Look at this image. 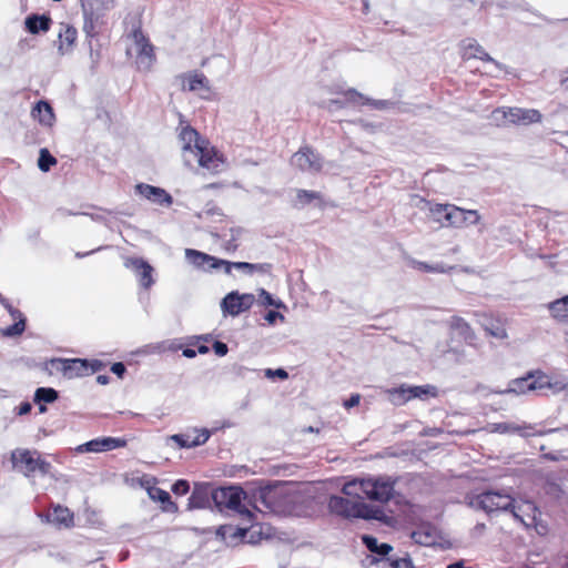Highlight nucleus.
<instances>
[{"mask_svg":"<svg viewBox=\"0 0 568 568\" xmlns=\"http://www.w3.org/2000/svg\"><path fill=\"white\" fill-rule=\"evenodd\" d=\"M394 490L395 480L386 475L354 479L346 483L342 488L346 496L359 497L362 493L368 499L378 503L388 501L393 497Z\"/></svg>","mask_w":568,"mask_h":568,"instance_id":"f257e3e1","label":"nucleus"},{"mask_svg":"<svg viewBox=\"0 0 568 568\" xmlns=\"http://www.w3.org/2000/svg\"><path fill=\"white\" fill-rule=\"evenodd\" d=\"M328 508L332 513L345 518L376 519L379 521H386L387 519L384 510L379 507L341 496H332L328 501Z\"/></svg>","mask_w":568,"mask_h":568,"instance_id":"f03ea898","label":"nucleus"},{"mask_svg":"<svg viewBox=\"0 0 568 568\" xmlns=\"http://www.w3.org/2000/svg\"><path fill=\"white\" fill-rule=\"evenodd\" d=\"M212 499L220 510H233L245 521L253 523L254 514L246 506L247 495L242 488L235 486L217 488L212 493Z\"/></svg>","mask_w":568,"mask_h":568,"instance_id":"7ed1b4c3","label":"nucleus"},{"mask_svg":"<svg viewBox=\"0 0 568 568\" xmlns=\"http://www.w3.org/2000/svg\"><path fill=\"white\" fill-rule=\"evenodd\" d=\"M541 118V113L536 109L508 106L497 108L490 114L491 122L498 126L528 125L540 122Z\"/></svg>","mask_w":568,"mask_h":568,"instance_id":"20e7f679","label":"nucleus"},{"mask_svg":"<svg viewBox=\"0 0 568 568\" xmlns=\"http://www.w3.org/2000/svg\"><path fill=\"white\" fill-rule=\"evenodd\" d=\"M468 505L476 509L483 510L486 514H493L495 511H510L516 505L509 494L500 491L488 490L481 494L471 496L468 498ZM520 505H517L519 507Z\"/></svg>","mask_w":568,"mask_h":568,"instance_id":"39448f33","label":"nucleus"},{"mask_svg":"<svg viewBox=\"0 0 568 568\" xmlns=\"http://www.w3.org/2000/svg\"><path fill=\"white\" fill-rule=\"evenodd\" d=\"M84 23L83 31L88 38L99 34L106 24V12L112 8V1L91 0L82 4Z\"/></svg>","mask_w":568,"mask_h":568,"instance_id":"423d86ee","label":"nucleus"},{"mask_svg":"<svg viewBox=\"0 0 568 568\" xmlns=\"http://www.w3.org/2000/svg\"><path fill=\"white\" fill-rule=\"evenodd\" d=\"M11 462L13 467L27 477L36 471L47 475L51 468L50 463L42 459L37 450L18 448L11 453Z\"/></svg>","mask_w":568,"mask_h":568,"instance_id":"0eeeda50","label":"nucleus"},{"mask_svg":"<svg viewBox=\"0 0 568 568\" xmlns=\"http://www.w3.org/2000/svg\"><path fill=\"white\" fill-rule=\"evenodd\" d=\"M387 393L390 396L392 403L398 406L414 398L424 400L438 395L437 388L433 385L413 386L403 384L399 387L388 389Z\"/></svg>","mask_w":568,"mask_h":568,"instance_id":"6e6552de","label":"nucleus"},{"mask_svg":"<svg viewBox=\"0 0 568 568\" xmlns=\"http://www.w3.org/2000/svg\"><path fill=\"white\" fill-rule=\"evenodd\" d=\"M196 161L199 165L210 173H219L224 169L223 156L219 152L210 146L206 141L201 148L196 146L194 154L191 156V163Z\"/></svg>","mask_w":568,"mask_h":568,"instance_id":"1a4fd4ad","label":"nucleus"},{"mask_svg":"<svg viewBox=\"0 0 568 568\" xmlns=\"http://www.w3.org/2000/svg\"><path fill=\"white\" fill-rule=\"evenodd\" d=\"M132 38L136 51V67L140 71H150L155 62L153 45L148 41L141 30H134Z\"/></svg>","mask_w":568,"mask_h":568,"instance_id":"9d476101","label":"nucleus"},{"mask_svg":"<svg viewBox=\"0 0 568 568\" xmlns=\"http://www.w3.org/2000/svg\"><path fill=\"white\" fill-rule=\"evenodd\" d=\"M179 140L183 152L184 161L191 165V156L194 154L196 146L201 148L207 140L200 136L199 132L191 125H183L179 128Z\"/></svg>","mask_w":568,"mask_h":568,"instance_id":"9b49d317","label":"nucleus"},{"mask_svg":"<svg viewBox=\"0 0 568 568\" xmlns=\"http://www.w3.org/2000/svg\"><path fill=\"white\" fill-rule=\"evenodd\" d=\"M294 168L308 173H317L322 170L323 160L308 146L301 148L291 159Z\"/></svg>","mask_w":568,"mask_h":568,"instance_id":"f8f14e48","label":"nucleus"},{"mask_svg":"<svg viewBox=\"0 0 568 568\" xmlns=\"http://www.w3.org/2000/svg\"><path fill=\"white\" fill-rule=\"evenodd\" d=\"M490 433L498 434H518L521 437L529 436H544L546 434L551 433L552 430H541L537 428V425L521 423H493L488 425Z\"/></svg>","mask_w":568,"mask_h":568,"instance_id":"ddd939ff","label":"nucleus"},{"mask_svg":"<svg viewBox=\"0 0 568 568\" xmlns=\"http://www.w3.org/2000/svg\"><path fill=\"white\" fill-rule=\"evenodd\" d=\"M124 266L135 274L142 288L150 290L155 283L154 268L142 257H128L124 261Z\"/></svg>","mask_w":568,"mask_h":568,"instance_id":"4468645a","label":"nucleus"},{"mask_svg":"<svg viewBox=\"0 0 568 568\" xmlns=\"http://www.w3.org/2000/svg\"><path fill=\"white\" fill-rule=\"evenodd\" d=\"M255 297L253 294H240L239 292L229 293L221 303L222 311L232 316H237L241 313L250 310L254 304Z\"/></svg>","mask_w":568,"mask_h":568,"instance_id":"2eb2a0df","label":"nucleus"},{"mask_svg":"<svg viewBox=\"0 0 568 568\" xmlns=\"http://www.w3.org/2000/svg\"><path fill=\"white\" fill-rule=\"evenodd\" d=\"M126 442L115 437H99L81 444L74 448L75 453H102L124 447Z\"/></svg>","mask_w":568,"mask_h":568,"instance_id":"dca6fc26","label":"nucleus"},{"mask_svg":"<svg viewBox=\"0 0 568 568\" xmlns=\"http://www.w3.org/2000/svg\"><path fill=\"white\" fill-rule=\"evenodd\" d=\"M511 516L521 523L525 527L534 526L539 535L546 534V526L537 520V508L532 503H523L519 507H514Z\"/></svg>","mask_w":568,"mask_h":568,"instance_id":"f3484780","label":"nucleus"},{"mask_svg":"<svg viewBox=\"0 0 568 568\" xmlns=\"http://www.w3.org/2000/svg\"><path fill=\"white\" fill-rule=\"evenodd\" d=\"M185 258L186 261L192 264L195 268L201 271H211V270H217L220 267L224 268V261L217 258L213 255L206 254L204 252L194 250V248H186L185 250Z\"/></svg>","mask_w":568,"mask_h":568,"instance_id":"a211bd4d","label":"nucleus"},{"mask_svg":"<svg viewBox=\"0 0 568 568\" xmlns=\"http://www.w3.org/2000/svg\"><path fill=\"white\" fill-rule=\"evenodd\" d=\"M182 89L197 93L202 99H209L211 87L209 79L200 72H190L181 75Z\"/></svg>","mask_w":568,"mask_h":568,"instance_id":"6ab92c4d","label":"nucleus"},{"mask_svg":"<svg viewBox=\"0 0 568 568\" xmlns=\"http://www.w3.org/2000/svg\"><path fill=\"white\" fill-rule=\"evenodd\" d=\"M539 390L538 388V376L528 374L525 377L515 378L509 382L508 387L505 389H493L490 393L494 394H515L521 395L528 392Z\"/></svg>","mask_w":568,"mask_h":568,"instance_id":"aec40b11","label":"nucleus"},{"mask_svg":"<svg viewBox=\"0 0 568 568\" xmlns=\"http://www.w3.org/2000/svg\"><path fill=\"white\" fill-rule=\"evenodd\" d=\"M135 192L145 200L161 206L169 207L173 203V197L164 189L159 186L139 183L135 185Z\"/></svg>","mask_w":568,"mask_h":568,"instance_id":"412c9836","label":"nucleus"},{"mask_svg":"<svg viewBox=\"0 0 568 568\" xmlns=\"http://www.w3.org/2000/svg\"><path fill=\"white\" fill-rule=\"evenodd\" d=\"M415 199H417L419 202H423V203L429 205V213H430L432 219L435 222L439 223L440 226H444V227L453 226L454 217H452V216H455V213L457 212L458 206H456L454 204H432L430 205L428 202H426L422 197L415 196Z\"/></svg>","mask_w":568,"mask_h":568,"instance_id":"4be33fe9","label":"nucleus"},{"mask_svg":"<svg viewBox=\"0 0 568 568\" xmlns=\"http://www.w3.org/2000/svg\"><path fill=\"white\" fill-rule=\"evenodd\" d=\"M57 369L61 371L68 378L89 374V361L81 358L57 359L53 362Z\"/></svg>","mask_w":568,"mask_h":568,"instance_id":"5701e85b","label":"nucleus"},{"mask_svg":"<svg viewBox=\"0 0 568 568\" xmlns=\"http://www.w3.org/2000/svg\"><path fill=\"white\" fill-rule=\"evenodd\" d=\"M248 532V527H237L231 524L222 525L216 530V535L221 537V539L227 546H237L245 540V537Z\"/></svg>","mask_w":568,"mask_h":568,"instance_id":"b1692460","label":"nucleus"},{"mask_svg":"<svg viewBox=\"0 0 568 568\" xmlns=\"http://www.w3.org/2000/svg\"><path fill=\"white\" fill-rule=\"evenodd\" d=\"M462 52L463 58L466 60L479 59L499 67L498 62L493 59L475 39H465L462 42Z\"/></svg>","mask_w":568,"mask_h":568,"instance_id":"393cba45","label":"nucleus"},{"mask_svg":"<svg viewBox=\"0 0 568 568\" xmlns=\"http://www.w3.org/2000/svg\"><path fill=\"white\" fill-rule=\"evenodd\" d=\"M31 116L41 125L51 128L55 121L52 106L47 101H38L31 110Z\"/></svg>","mask_w":568,"mask_h":568,"instance_id":"a878e982","label":"nucleus"},{"mask_svg":"<svg viewBox=\"0 0 568 568\" xmlns=\"http://www.w3.org/2000/svg\"><path fill=\"white\" fill-rule=\"evenodd\" d=\"M343 93L346 97L347 102H349V103L368 104L377 110L387 109L392 104L387 100H373V99L366 98L362 93L356 91L355 89H351V88L346 91H343Z\"/></svg>","mask_w":568,"mask_h":568,"instance_id":"bb28decb","label":"nucleus"},{"mask_svg":"<svg viewBox=\"0 0 568 568\" xmlns=\"http://www.w3.org/2000/svg\"><path fill=\"white\" fill-rule=\"evenodd\" d=\"M452 227L462 229L470 225H476L480 222L481 216L476 210H465L458 206L455 213Z\"/></svg>","mask_w":568,"mask_h":568,"instance_id":"cd10ccee","label":"nucleus"},{"mask_svg":"<svg viewBox=\"0 0 568 568\" xmlns=\"http://www.w3.org/2000/svg\"><path fill=\"white\" fill-rule=\"evenodd\" d=\"M232 268H237L243 271L247 275H252L255 272L267 273L271 270V265L224 261V272L226 274H231Z\"/></svg>","mask_w":568,"mask_h":568,"instance_id":"c85d7f7f","label":"nucleus"},{"mask_svg":"<svg viewBox=\"0 0 568 568\" xmlns=\"http://www.w3.org/2000/svg\"><path fill=\"white\" fill-rule=\"evenodd\" d=\"M77 29L71 26H64L59 32V47L58 50L61 54H65L72 51V48L77 40Z\"/></svg>","mask_w":568,"mask_h":568,"instance_id":"c756f323","label":"nucleus"},{"mask_svg":"<svg viewBox=\"0 0 568 568\" xmlns=\"http://www.w3.org/2000/svg\"><path fill=\"white\" fill-rule=\"evenodd\" d=\"M450 328L456 332L466 343L473 344L475 334L469 324L459 316H453L449 321Z\"/></svg>","mask_w":568,"mask_h":568,"instance_id":"7c9ffc66","label":"nucleus"},{"mask_svg":"<svg viewBox=\"0 0 568 568\" xmlns=\"http://www.w3.org/2000/svg\"><path fill=\"white\" fill-rule=\"evenodd\" d=\"M4 307L9 311L10 315L13 320H17V322L9 327L4 329V335L7 336H16L20 335L24 328H26V318L23 317L22 313L12 307L9 303L3 302Z\"/></svg>","mask_w":568,"mask_h":568,"instance_id":"2f4dec72","label":"nucleus"},{"mask_svg":"<svg viewBox=\"0 0 568 568\" xmlns=\"http://www.w3.org/2000/svg\"><path fill=\"white\" fill-rule=\"evenodd\" d=\"M50 26L51 19L44 14H31L26 19V28L32 34H37L40 31L47 32Z\"/></svg>","mask_w":568,"mask_h":568,"instance_id":"473e14b6","label":"nucleus"},{"mask_svg":"<svg viewBox=\"0 0 568 568\" xmlns=\"http://www.w3.org/2000/svg\"><path fill=\"white\" fill-rule=\"evenodd\" d=\"M568 386V382L564 378L551 379L549 376L545 374L538 375V388L541 389H550L554 394H558L565 390Z\"/></svg>","mask_w":568,"mask_h":568,"instance_id":"72a5a7b5","label":"nucleus"},{"mask_svg":"<svg viewBox=\"0 0 568 568\" xmlns=\"http://www.w3.org/2000/svg\"><path fill=\"white\" fill-rule=\"evenodd\" d=\"M551 316L560 322L568 321V295L548 304Z\"/></svg>","mask_w":568,"mask_h":568,"instance_id":"f704fd0d","label":"nucleus"},{"mask_svg":"<svg viewBox=\"0 0 568 568\" xmlns=\"http://www.w3.org/2000/svg\"><path fill=\"white\" fill-rule=\"evenodd\" d=\"M48 520L55 525L69 527L73 521V514L67 507L55 506L48 515Z\"/></svg>","mask_w":568,"mask_h":568,"instance_id":"c9c22d12","label":"nucleus"},{"mask_svg":"<svg viewBox=\"0 0 568 568\" xmlns=\"http://www.w3.org/2000/svg\"><path fill=\"white\" fill-rule=\"evenodd\" d=\"M362 540L371 552H374V554H377L381 556L388 555L393 549L392 546L388 544H385V542L379 544L378 540L373 536L364 535L362 537Z\"/></svg>","mask_w":568,"mask_h":568,"instance_id":"e433bc0d","label":"nucleus"},{"mask_svg":"<svg viewBox=\"0 0 568 568\" xmlns=\"http://www.w3.org/2000/svg\"><path fill=\"white\" fill-rule=\"evenodd\" d=\"M59 397L58 392L51 387H39L37 388L33 397L36 404H51Z\"/></svg>","mask_w":568,"mask_h":568,"instance_id":"4c0bfd02","label":"nucleus"},{"mask_svg":"<svg viewBox=\"0 0 568 568\" xmlns=\"http://www.w3.org/2000/svg\"><path fill=\"white\" fill-rule=\"evenodd\" d=\"M347 89H345L343 85H334V88L331 89V93L333 94H338V95H342L341 99H332L327 102L326 106L329 111H334L336 109H342L348 104H351L349 102H347L346 100V97L344 95L343 91H346ZM354 105L356 103H353Z\"/></svg>","mask_w":568,"mask_h":568,"instance_id":"58836bf2","label":"nucleus"},{"mask_svg":"<svg viewBox=\"0 0 568 568\" xmlns=\"http://www.w3.org/2000/svg\"><path fill=\"white\" fill-rule=\"evenodd\" d=\"M321 193L316 191H307V190H297L296 200L294 205L296 207H304L307 204H311L315 200H321Z\"/></svg>","mask_w":568,"mask_h":568,"instance_id":"ea45409f","label":"nucleus"},{"mask_svg":"<svg viewBox=\"0 0 568 568\" xmlns=\"http://www.w3.org/2000/svg\"><path fill=\"white\" fill-rule=\"evenodd\" d=\"M413 266L417 270L427 272V273H447L453 270V266H447L443 263L437 264H428L426 262L414 261Z\"/></svg>","mask_w":568,"mask_h":568,"instance_id":"a19ab883","label":"nucleus"},{"mask_svg":"<svg viewBox=\"0 0 568 568\" xmlns=\"http://www.w3.org/2000/svg\"><path fill=\"white\" fill-rule=\"evenodd\" d=\"M149 495L152 499L159 500L163 505L165 510H171V508L175 507V505L171 501V496L166 490H163L158 487H153L149 490Z\"/></svg>","mask_w":568,"mask_h":568,"instance_id":"79ce46f5","label":"nucleus"},{"mask_svg":"<svg viewBox=\"0 0 568 568\" xmlns=\"http://www.w3.org/2000/svg\"><path fill=\"white\" fill-rule=\"evenodd\" d=\"M57 163L54 156L47 149H41L38 159V166L41 171L48 172Z\"/></svg>","mask_w":568,"mask_h":568,"instance_id":"37998d69","label":"nucleus"},{"mask_svg":"<svg viewBox=\"0 0 568 568\" xmlns=\"http://www.w3.org/2000/svg\"><path fill=\"white\" fill-rule=\"evenodd\" d=\"M207 503V499L204 495L201 493L193 491L191 497L189 498V509H197V508H204Z\"/></svg>","mask_w":568,"mask_h":568,"instance_id":"c03bdc74","label":"nucleus"},{"mask_svg":"<svg viewBox=\"0 0 568 568\" xmlns=\"http://www.w3.org/2000/svg\"><path fill=\"white\" fill-rule=\"evenodd\" d=\"M386 560L389 562V566L392 568H414V564L409 557H402V558L388 557Z\"/></svg>","mask_w":568,"mask_h":568,"instance_id":"a18cd8bd","label":"nucleus"},{"mask_svg":"<svg viewBox=\"0 0 568 568\" xmlns=\"http://www.w3.org/2000/svg\"><path fill=\"white\" fill-rule=\"evenodd\" d=\"M260 297L264 305L274 306L276 308L284 307V303L281 300H274L273 296L265 290H261Z\"/></svg>","mask_w":568,"mask_h":568,"instance_id":"49530a36","label":"nucleus"},{"mask_svg":"<svg viewBox=\"0 0 568 568\" xmlns=\"http://www.w3.org/2000/svg\"><path fill=\"white\" fill-rule=\"evenodd\" d=\"M172 440H174L180 447H183V448H191V447H194V445L192 444V439H191V436L190 435H183V434H176V435H173L172 437Z\"/></svg>","mask_w":568,"mask_h":568,"instance_id":"de8ad7c7","label":"nucleus"},{"mask_svg":"<svg viewBox=\"0 0 568 568\" xmlns=\"http://www.w3.org/2000/svg\"><path fill=\"white\" fill-rule=\"evenodd\" d=\"M211 436V433L207 429H201L200 432H196V435L192 437V444L195 446H200L205 444Z\"/></svg>","mask_w":568,"mask_h":568,"instance_id":"09e8293b","label":"nucleus"},{"mask_svg":"<svg viewBox=\"0 0 568 568\" xmlns=\"http://www.w3.org/2000/svg\"><path fill=\"white\" fill-rule=\"evenodd\" d=\"M190 489V485L186 480L184 479H179L176 480L173 486H172V491L175 494V495H185Z\"/></svg>","mask_w":568,"mask_h":568,"instance_id":"8fccbe9b","label":"nucleus"},{"mask_svg":"<svg viewBox=\"0 0 568 568\" xmlns=\"http://www.w3.org/2000/svg\"><path fill=\"white\" fill-rule=\"evenodd\" d=\"M265 376L266 377H273V376H277L278 378L281 379H286L288 377V374L285 369L283 368H277V369H271V368H267L265 371Z\"/></svg>","mask_w":568,"mask_h":568,"instance_id":"3c124183","label":"nucleus"},{"mask_svg":"<svg viewBox=\"0 0 568 568\" xmlns=\"http://www.w3.org/2000/svg\"><path fill=\"white\" fill-rule=\"evenodd\" d=\"M213 351L217 356H225L229 352V347L225 343L216 341L213 344Z\"/></svg>","mask_w":568,"mask_h":568,"instance_id":"603ef678","label":"nucleus"},{"mask_svg":"<svg viewBox=\"0 0 568 568\" xmlns=\"http://www.w3.org/2000/svg\"><path fill=\"white\" fill-rule=\"evenodd\" d=\"M111 372L115 374L118 377L122 378L126 372V368L123 363L118 362L111 365Z\"/></svg>","mask_w":568,"mask_h":568,"instance_id":"864d4df0","label":"nucleus"},{"mask_svg":"<svg viewBox=\"0 0 568 568\" xmlns=\"http://www.w3.org/2000/svg\"><path fill=\"white\" fill-rule=\"evenodd\" d=\"M361 402V395L359 394H353L347 400L344 402L345 408H352L359 404Z\"/></svg>","mask_w":568,"mask_h":568,"instance_id":"5fc2aeb1","label":"nucleus"},{"mask_svg":"<svg viewBox=\"0 0 568 568\" xmlns=\"http://www.w3.org/2000/svg\"><path fill=\"white\" fill-rule=\"evenodd\" d=\"M277 318L284 321V316L276 311H270L265 315V321H267L270 324H274Z\"/></svg>","mask_w":568,"mask_h":568,"instance_id":"6e6d98bb","label":"nucleus"},{"mask_svg":"<svg viewBox=\"0 0 568 568\" xmlns=\"http://www.w3.org/2000/svg\"><path fill=\"white\" fill-rule=\"evenodd\" d=\"M103 367V363L99 359L89 361V374L99 372Z\"/></svg>","mask_w":568,"mask_h":568,"instance_id":"4d7b16f0","label":"nucleus"},{"mask_svg":"<svg viewBox=\"0 0 568 568\" xmlns=\"http://www.w3.org/2000/svg\"><path fill=\"white\" fill-rule=\"evenodd\" d=\"M31 408H32L31 404L29 402H24L19 406L18 415H26V414L30 413Z\"/></svg>","mask_w":568,"mask_h":568,"instance_id":"13d9d810","label":"nucleus"},{"mask_svg":"<svg viewBox=\"0 0 568 568\" xmlns=\"http://www.w3.org/2000/svg\"><path fill=\"white\" fill-rule=\"evenodd\" d=\"M196 353L197 352L195 349L190 348V347L184 348L183 352H182L183 356L186 357V358L195 357Z\"/></svg>","mask_w":568,"mask_h":568,"instance_id":"bf43d9fd","label":"nucleus"},{"mask_svg":"<svg viewBox=\"0 0 568 568\" xmlns=\"http://www.w3.org/2000/svg\"><path fill=\"white\" fill-rule=\"evenodd\" d=\"M97 382L100 384V385H106L109 383V377L106 375H99L97 377Z\"/></svg>","mask_w":568,"mask_h":568,"instance_id":"052dcab7","label":"nucleus"},{"mask_svg":"<svg viewBox=\"0 0 568 568\" xmlns=\"http://www.w3.org/2000/svg\"><path fill=\"white\" fill-rule=\"evenodd\" d=\"M363 3V12L367 14L371 10L369 1L368 0H362Z\"/></svg>","mask_w":568,"mask_h":568,"instance_id":"680f3d73","label":"nucleus"},{"mask_svg":"<svg viewBox=\"0 0 568 568\" xmlns=\"http://www.w3.org/2000/svg\"><path fill=\"white\" fill-rule=\"evenodd\" d=\"M99 250H101V247H99L98 250H92V251L87 252V253H77L75 256L78 258H82V257L88 256V255H90V254H92V253H94L95 251H99Z\"/></svg>","mask_w":568,"mask_h":568,"instance_id":"e2e57ef3","label":"nucleus"},{"mask_svg":"<svg viewBox=\"0 0 568 568\" xmlns=\"http://www.w3.org/2000/svg\"><path fill=\"white\" fill-rule=\"evenodd\" d=\"M447 568H465L462 561L454 562L447 566Z\"/></svg>","mask_w":568,"mask_h":568,"instance_id":"0e129e2a","label":"nucleus"},{"mask_svg":"<svg viewBox=\"0 0 568 568\" xmlns=\"http://www.w3.org/2000/svg\"><path fill=\"white\" fill-rule=\"evenodd\" d=\"M196 352L200 353V354H205V353L209 352V347L205 346V345H201V346H199Z\"/></svg>","mask_w":568,"mask_h":568,"instance_id":"69168bd1","label":"nucleus"},{"mask_svg":"<svg viewBox=\"0 0 568 568\" xmlns=\"http://www.w3.org/2000/svg\"><path fill=\"white\" fill-rule=\"evenodd\" d=\"M485 529H486L485 524H477V525L475 526V530H476V531H478V532H481V531H484Z\"/></svg>","mask_w":568,"mask_h":568,"instance_id":"338daca9","label":"nucleus"},{"mask_svg":"<svg viewBox=\"0 0 568 568\" xmlns=\"http://www.w3.org/2000/svg\"><path fill=\"white\" fill-rule=\"evenodd\" d=\"M420 537H422V536H420V534H419V532H414V534H413V538H415V540H416L417 542H419V544H424L425 541H424V540H422V538H420Z\"/></svg>","mask_w":568,"mask_h":568,"instance_id":"774afa93","label":"nucleus"}]
</instances>
